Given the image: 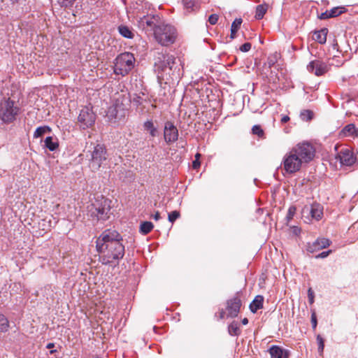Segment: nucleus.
Instances as JSON below:
<instances>
[{
  "label": "nucleus",
  "mask_w": 358,
  "mask_h": 358,
  "mask_svg": "<svg viewBox=\"0 0 358 358\" xmlns=\"http://www.w3.org/2000/svg\"><path fill=\"white\" fill-rule=\"evenodd\" d=\"M96 248L99 260L104 265H118L125 253L122 236L113 229H106L96 239Z\"/></svg>",
  "instance_id": "1"
},
{
  "label": "nucleus",
  "mask_w": 358,
  "mask_h": 358,
  "mask_svg": "<svg viewBox=\"0 0 358 358\" xmlns=\"http://www.w3.org/2000/svg\"><path fill=\"white\" fill-rule=\"evenodd\" d=\"M314 156L315 149L311 144L299 143L283 157V169L287 173H294L300 170L303 163L310 162Z\"/></svg>",
  "instance_id": "2"
},
{
  "label": "nucleus",
  "mask_w": 358,
  "mask_h": 358,
  "mask_svg": "<svg viewBox=\"0 0 358 358\" xmlns=\"http://www.w3.org/2000/svg\"><path fill=\"white\" fill-rule=\"evenodd\" d=\"M155 71L157 73V78L160 83H167L173 80V77L178 78L180 75V68L177 64L174 56L166 52H159L155 57Z\"/></svg>",
  "instance_id": "3"
},
{
  "label": "nucleus",
  "mask_w": 358,
  "mask_h": 358,
  "mask_svg": "<svg viewBox=\"0 0 358 358\" xmlns=\"http://www.w3.org/2000/svg\"><path fill=\"white\" fill-rule=\"evenodd\" d=\"M111 201L102 196H97L87 207V215L93 220L105 221L111 214Z\"/></svg>",
  "instance_id": "4"
},
{
  "label": "nucleus",
  "mask_w": 358,
  "mask_h": 358,
  "mask_svg": "<svg viewBox=\"0 0 358 358\" xmlns=\"http://www.w3.org/2000/svg\"><path fill=\"white\" fill-rule=\"evenodd\" d=\"M154 36L159 44L166 46L174 43L176 29L171 24H160L154 27Z\"/></svg>",
  "instance_id": "5"
},
{
  "label": "nucleus",
  "mask_w": 358,
  "mask_h": 358,
  "mask_svg": "<svg viewBox=\"0 0 358 358\" xmlns=\"http://www.w3.org/2000/svg\"><path fill=\"white\" fill-rule=\"evenodd\" d=\"M134 63L135 57L133 54L127 52L122 53L115 59L114 73L124 76L134 69Z\"/></svg>",
  "instance_id": "6"
},
{
  "label": "nucleus",
  "mask_w": 358,
  "mask_h": 358,
  "mask_svg": "<svg viewBox=\"0 0 358 358\" xmlns=\"http://www.w3.org/2000/svg\"><path fill=\"white\" fill-rule=\"evenodd\" d=\"M19 108L15 106L14 101L10 98L3 99L0 103V118L5 123L12 122L15 120Z\"/></svg>",
  "instance_id": "7"
},
{
  "label": "nucleus",
  "mask_w": 358,
  "mask_h": 358,
  "mask_svg": "<svg viewBox=\"0 0 358 358\" xmlns=\"http://www.w3.org/2000/svg\"><path fill=\"white\" fill-rule=\"evenodd\" d=\"M90 153V167L92 171H97L107 159L106 149L104 145L97 144Z\"/></svg>",
  "instance_id": "8"
},
{
  "label": "nucleus",
  "mask_w": 358,
  "mask_h": 358,
  "mask_svg": "<svg viewBox=\"0 0 358 358\" xmlns=\"http://www.w3.org/2000/svg\"><path fill=\"white\" fill-rule=\"evenodd\" d=\"M96 120V115L89 107H84L78 117L79 126L85 129L94 125Z\"/></svg>",
  "instance_id": "9"
},
{
  "label": "nucleus",
  "mask_w": 358,
  "mask_h": 358,
  "mask_svg": "<svg viewBox=\"0 0 358 358\" xmlns=\"http://www.w3.org/2000/svg\"><path fill=\"white\" fill-rule=\"evenodd\" d=\"M306 68L309 73H313L316 76H322L330 69L329 65L320 59L310 61Z\"/></svg>",
  "instance_id": "10"
},
{
  "label": "nucleus",
  "mask_w": 358,
  "mask_h": 358,
  "mask_svg": "<svg viewBox=\"0 0 358 358\" xmlns=\"http://www.w3.org/2000/svg\"><path fill=\"white\" fill-rule=\"evenodd\" d=\"M164 136L165 141L170 144L176 142L178 138V131L173 122L167 121L165 123Z\"/></svg>",
  "instance_id": "11"
},
{
  "label": "nucleus",
  "mask_w": 358,
  "mask_h": 358,
  "mask_svg": "<svg viewBox=\"0 0 358 358\" xmlns=\"http://www.w3.org/2000/svg\"><path fill=\"white\" fill-rule=\"evenodd\" d=\"M126 112L127 108H125L122 104L120 105L116 103L108 108L107 115L110 120H114L115 122L124 118L126 115Z\"/></svg>",
  "instance_id": "12"
},
{
  "label": "nucleus",
  "mask_w": 358,
  "mask_h": 358,
  "mask_svg": "<svg viewBox=\"0 0 358 358\" xmlns=\"http://www.w3.org/2000/svg\"><path fill=\"white\" fill-rule=\"evenodd\" d=\"M241 306V300L238 296V293L236 294L232 299H230L227 302V310L228 316L235 317L238 315Z\"/></svg>",
  "instance_id": "13"
},
{
  "label": "nucleus",
  "mask_w": 358,
  "mask_h": 358,
  "mask_svg": "<svg viewBox=\"0 0 358 358\" xmlns=\"http://www.w3.org/2000/svg\"><path fill=\"white\" fill-rule=\"evenodd\" d=\"M338 159L345 166H352L356 162V157L348 148H342L338 153Z\"/></svg>",
  "instance_id": "14"
},
{
  "label": "nucleus",
  "mask_w": 358,
  "mask_h": 358,
  "mask_svg": "<svg viewBox=\"0 0 358 358\" xmlns=\"http://www.w3.org/2000/svg\"><path fill=\"white\" fill-rule=\"evenodd\" d=\"M331 241L328 238H318L313 243H308L306 250L308 252L313 253L330 245Z\"/></svg>",
  "instance_id": "15"
},
{
  "label": "nucleus",
  "mask_w": 358,
  "mask_h": 358,
  "mask_svg": "<svg viewBox=\"0 0 358 358\" xmlns=\"http://www.w3.org/2000/svg\"><path fill=\"white\" fill-rule=\"evenodd\" d=\"M268 352L271 358H289L288 350L278 345H272L269 348Z\"/></svg>",
  "instance_id": "16"
},
{
  "label": "nucleus",
  "mask_w": 358,
  "mask_h": 358,
  "mask_svg": "<svg viewBox=\"0 0 358 358\" xmlns=\"http://www.w3.org/2000/svg\"><path fill=\"white\" fill-rule=\"evenodd\" d=\"M340 136L342 137H352L355 138L358 137V129L356 128L354 124H349L343 127L340 132Z\"/></svg>",
  "instance_id": "17"
},
{
  "label": "nucleus",
  "mask_w": 358,
  "mask_h": 358,
  "mask_svg": "<svg viewBox=\"0 0 358 358\" xmlns=\"http://www.w3.org/2000/svg\"><path fill=\"white\" fill-rule=\"evenodd\" d=\"M311 215L316 220H320L323 215V208L320 203H313L310 208L306 206Z\"/></svg>",
  "instance_id": "18"
},
{
  "label": "nucleus",
  "mask_w": 358,
  "mask_h": 358,
  "mask_svg": "<svg viewBox=\"0 0 358 358\" xmlns=\"http://www.w3.org/2000/svg\"><path fill=\"white\" fill-rule=\"evenodd\" d=\"M182 3L186 13L196 12L200 7L199 0H182Z\"/></svg>",
  "instance_id": "19"
},
{
  "label": "nucleus",
  "mask_w": 358,
  "mask_h": 358,
  "mask_svg": "<svg viewBox=\"0 0 358 358\" xmlns=\"http://www.w3.org/2000/svg\"><path fill=\"white\" fill-rule=\"evenodd\" d=\"M328 29L326 28L322 29L318 31H315L313 35V39L320 44L325 43L327 41V35Z\"/></svg>",
  "instance_id": "20"
},
{
  "label": "nucleus",
  "mask_w": 358,
  "mask_h": 358,
  "mask_svg": "<svg viewBox=\"0 0 358 358\" xmlns=\"http://www.w3.org/2000/svg\"><path fill=\"white\" fill-rule=\"evenodd\" d=\"M264 297L261 295L255 296L254 300L250 304V309L251 312L256 313L259 309L263 308Z\"/></svg>",
  "instance_id": "21"
},
{
  "label": "nucleus",
  "mask_w": 358,
  "mask_h": 358,
  "mask_svg": "<svg viewBox=\"0 0 358 358\" xmlns=\"http://www.w3.org/2000/svg\"><path fill=\"white\" fill-rule=\"evenodd\" d=\"M242 22L243 20L241 18H236L234 21L232 22L230 34L231 39H234L236 37V33L240 29Z\"/></svg>",
  "instance_id": "22"
},
{
  "label": "nucleus",
  "mask_w": 358,
  "mask_h": 358,
  "mask_svg": "<svg viewBox=\"0 0 358 358\" xmlns=\"http://www.w3.org/2000/svg\"><path fill=\"white\" fill-rule=\"evenodd\" d=\"M268 7V6L266 3L258 5L256 7L255 18L257 20L262 19L267 11Z\"/></svg>",
  "instance_id": "23"
},
{
  "label": "nucleus",
  "mask_w": 358,
  "mask_h": 358,
  "mask_svg": "<svg viewBox=\"0 0 358 358\" xmlns=\"http://www.w3.org/2000/svg\"><path fill=\"white\" fill-rule=\"evenodd\" d=\"M45 146L50 151H55L59 146L58 142L54 141L52 136H48L45 139Z\"/></svg>",
  "instance_id": "24"
},
{
  "label": "nucleus",
  "mask_w": 358,
  "mask_h": 358,
  "mask_svg": "<svg viewBox=\"0 0 358 358\" xmlns=\"http://www.w3.org/2000/svg\"><path fill=\"white\" fill-rule=\"evenodd\" d=\"M118 31L121 36L127 38H132L134 34L131 30L127 26L120 25L118 27Z\"/></svg>",
  "instance_id": "25"
},
{
  "label": "nucleus",
  "mask_w": 358,
  "mask_h": 358,
  "mask_svg": "<svg viewBox=\"0 0 358 358\" xmlns=\"http://www.w3.org/2000/svg\"><path fill=\"white\" fill-rule=\"evenodd\" d=\"M153 227L154 225L151 222H143L140 225V232L143 235H146L152 230Z\"/></svg>",
  "instance_id": "26"
},
{
  "label": "nucleus",
  "mask_w": 358,
  "mask_h": 358,
  "mask_svg": "<svg viewBox=\"0 0 358 358\" xmlns=\"http://www.w3.org/2000/svg\"><path fill=\"white\" fill-rule=\"evenodd\" d=\"M228 332L231 336H238L241 334L239 324L237 322H232L228 327Z\"/></svg>",
  "instance_id": "27"
},
{
  "label": "nucleus",
  "mask_w": 358,
  "mask_h": 358,
  "mask_svg": "<svg viewBox=\"0 0 358 358\" xmlns=\"http://www.w3.org/2000/svg\"><path fill=\"white\" fill-rule=\"evenodd\" d=\"M144 129L150 132L152 137L157 135V130L155 127L153 122L151 120L146 121L143 124Z\"/></svg>",
  "instance_id": "28"
},
{
  "label": "nucleus",
  "mask_w": 358,
  "mask_h": 358,
  "mask_svg": "<svg viewBox=\"0 0 358 358\" xmlns=\"http://www.w3.org/2000/svg\"><path fill=\"white\" fill-rule=\"evenodd\" d=\"M9 322L5 315L0 313V332H6L8 330Z\"/></svg>",
  "instance_id": "29"
},
{
  "label": "nucleus",
  "mask_w": 358,
  "mask_h": 358,
  "mask_svg": "<svg viewBox=\"0 0 358 358\" xmlns=\"http://www.w3.org/2000/svg\"><path fill=\"white\" fill-rule=\"evenodd\" d=\"M346 9L345 7L336 6L329 10V13L331 18H333L339 16L340 15L344 13Z\"/></svg>",
  "instance_id": "30"
},
{
  "label": "nucleus",
  "mask_w": 358,
  "mask_h": 358,
  "mask_svg": "<svg viewBox=\"0 0 358 358\" xmlns=\"http://www.w3.org/2000/svg\"><path fill=\"white\" fill-rule=\"evenodd\" d=\"M48 131H50V129L48 126L39 127L34 131V138H37L41 137Z\"/></svg>",
  "instance_id": "31"
},
{
  "label": "nucleus",
  "mask_w": 358,
  "mask_h": 358,
  "mask_svg": "<svg viewBox=\"0 0 358 358\" xmlns=\"http://www.w3.org/2000/svg\"><path fill=\"white\" fill-rule=\"evenodd\" d=\"M313 113L310 110H304L301 112L300 117L303 121H309L313 119Z\"/></svg>",
  "instance_id": "32"
},
{
  "label": "nucleus",
  "mask_w": 358,
  "mask_h": 358,
  "mask_svg": "<svg viewBox=\"0 0 358 358\" xmlns=\"http://www.w3.org/2000/svg\"><path fill=\"white\" fill-rule=\"evenodd\" d=\"M180 213L178 210H173L169 213L168 219L169 221L171 223H173L179 217H180Z\"/></svg>",
  "instance_id": "33"
},
{
  "label": "nucleus",
  "mask_w": 358,
  "mask_h": 358,
  "mask_svg": "<svg viewBox=\"0 0 358 358\" xmlns=\"http://www.w3.org/2000/svg\"><path fill=\"white\" fill-rule=\"evenodd\" d=\"M252 133L259 137H262L264 134L263 129L259 125H255L252 129Z\"/></svg>",
  "instance_id": "34"
},
{
  "label": "nucleus",
  "mask_w": 358,
  "mask_h": 358,
  "mask_svg": "<svg viewBox=\"0 0 358 358\" xmlns=\"http://www.w3.org/2000/svg\"><path fill=\"white\" fill-rule=\"evenodd\" d=\"M296 208L295 206H290L288 209V212H287V216H286V218L287 220V221L289 222V220H291L295 213H296Z\"/></svg>",
  "instance_id": "35"
},
{
  "label": "nucleus",
  "mask_w": 358,
  "mask_h": 358,
  "mask_svg": "<svg viewBox=\"0 0 358 358\" xmlns=\"http://www.w3.org/2000/svg\"><path fill=\"white\" fill-rule=\"evenodd\" d=\"M317 341L318 343V350L320 352H322L324 348V339L321 337L320 335L317 336Z\"/></svg>",
  "instance_id": "36"
},
{
  "label": "nucleus",
  "mask_w": 358,
  "mask_h": 358,
  "mask_svg": "<svg viewBox=\"0 0 358 358\" xmlns=\"http://www.w3.org/2000/svg\"><path fill=\"white\" fill-rule=\"evenodd\" d=\"M219 19V16L217 14H212L208 17V22L210 24H215Z\"/></svg>",
  "instance_id": "37"
},
{
  "label": "nucleus",
  "mask_w": 358,
  "mask_h": 358,
  "mask_svg": "<svg viewBox=\"0 0 358 358\" xmlns=\"http://www.w3.org/2000/svg\"><path fill=\"white\" fill-rule=\"evenodd\" d=\"M251 46H252V45L250 43H248V42L245 43L239 48V50L241 52H248L251 49Z\"/></svg>",
  "instance_id": "38"
},
{
  "label": "nucleus",
  "mask_w": 358,
  "mask_h": 358,
  "mask_svg": "<svg viewBox=\"0 0 358 358\" xmlns=\"http://www.w3.org/2000/svg\"><path fill=\"white\" fill-rule=\"evenodd\" d=\"M143 98L140 96H135L134 98H133V103L136 106H138L140 105H141L143 103Z\"/></svg>",
  "instance_id": "39"
},
{
  "label": "nucleus",
  "mask_w": 358,
  "mask_h": 358,
  "mask_svg": "<svg viewBox=\"0 0 358 358\" xmlns=\"http://www.w3.org/2000/svg\"><path fill=\"white\" fill-rule=\"evenodd\" d=\"M76 0H61L60 3L64 7L71 6Z\"/></svg>",
  "instance_id": "40"
},
{
  "label": "nucleus",
  "mask_w": 358,
  "mask_h": 358,
  "mask_svg": "<svg viewBox=\"0 0 358 358\" xmlns=\"http://www.w3.org/2000/svg\"><path fill=\"white\" fill-rule=\"evenodd\" d=\"M201 157V155L199 153H197L195 155V160L192 163V166L194 169H198L200 166V162L199 161V158Z\"/></svg>",
  "instance_id": "41"
},
{
  "label": "nucleus",
  "mask_w": 358,
  "mask_h": 358,
  "mask_svg": "<svg viewBox=\"0 0 358 358\" xmlns=\"http://www.w3.org/2000/svg\"><path fill=\"white\" fill-rule=\"evenodd\" d=\"M331 253V250H327V251H324L320 254H318L317 255H316V258L317 259H319V258H325L327 257H328L330 254Z\"/></svg>",
  "instance_id": "42"
},
{
  "label": "nucleus",
  "mask_w": 358,
  "mask_h": 358,
  "mask_svg": "<svg viewBox=\"0 0 358 358\" xmlns=\"http://www.w3.org/2000/svg\"><path fill=\"white\" fill-rule=\"evenodd\" d=\"M311 324H312L313 329H315L317 324L316 314L315 312H313L311 315Z\"/></svg>",
  "instance_id": "43"
},
{
  "label": "nucleus",
  "mask_w": 358,
  "mask_h": 358,
  "mask_svg": "<svg viewBox=\"0 0 358 358\" xmlns=\"http://www.w3.org/2000/svg\"><path fill=\"white\" fill-rule=\"evenodd\" d=\"M319 18L320 20H327V19H329V18H331V17L330 16L329 10H326L325 12L322 13L319 15Z\"/></svg>",
  "instance_id": "44"
},
{
  "label": "nucleus",
  "mask_w": 358,
  "mask_h": 358,
  "mask_svg": "<svg viewBox=\"0 0 358 358\" xmlns=\"http://www.w3.org/2000/svg\"><path fill=\"white\" fill-rule=\"evenodd\" d=\"M152 19H150L148 17H143V18L141 19L143 23H146V24L148 27H152L154 24L153 21L151 20Z\"/></svg>",
  "instance_id": "45"
},
{
  "label": "nucleus",
  "mask_w": 358,
  "mask_h": 358,
  "mask_svg": "<svg viewBox=\"0 0 358 358\" xmlns=\"http://www.w3.org/2000/svg\"><path fill=\"white\" fill-rule=\"evenodd\" d=\"M308 301L310 304L314 303V293L310 288L308 291Z\"/></svg>",
  "instance_id": "46"
},
{
  "label": "nucleus",
  "mask_w": 358,
  "mask_h": 358,
  "mask_svg": "<svg viewBox=\"0 0 358 358\" xmlns=\"http://www.w3.org/2000/svg\"><path fill=\"white\" fill-rule=\"evenodd\" d=\"M289 120V116H287V115H285V116H283V117H282V119H281V122H282V123H286V122H287Z\"/></svg>",
  "instance_id": "47"
},
{
  "label": "nucleus",
  "mask_w": 358,
  "mask_h": 358,
  "mask_svg": "<svg viewBox=\"0 0 358 358\" xmlns=\"http://www.w3.org/2000/svg\"><path fill=\"white\" fill-rule=\"evenodd\" d=\"M160 214L159 212H156L155 214L153 215V218L155 220L157 221L160 219Z\"/></svg>",
  "instance_id": "48"
},
{
  "label": "nucleus",
  "mask_w": 358,
  "mask_h": 358,
  "mask_svg": "<svg viewBox=\"0 0 358 358\" xmlns=\"http://www.w3.org/2000/svg\"><path fill=\"white\" fill-rule=\"evenodd\" d=\"M55 347V344L53 343H49L46 345V348L48 349H52Z\"/></svg>",
  "instance_id": "49"
},
{
  "label": "nucleus",
  "mask_w": 358,
  "mask_h": 358,
  "mask_svg": "<svg viewBox=\"0 0 358 358\" xmlns=\"http://www.w3.org/2000/svg\"><path fill=\"white\" fill-rule=\"evenodd\" d=\"M224 311L223 310H222V311L220 312V318L222 319L224 317Z\"/></svg>",
  "instance_id": "50"
},
{
  "label": "nucleus",
  "mask_w": 358,
  "mask_h": 358,
  "mask_svg": "<svg viewBox=\"0 0 358 358\" xmlns=\"http://www.w3.org/2000/svg\"><path fill=\"white\" fill-rule=\"evenodd\" d=\"M248 322V320L247 318H244L243 320H242V323L243 324H247Z\"/></svg>",
  "instance_id": "51"
},
{
  "label": "nucleus",
  "mask_w": 358,
  "mask_h": 358,
  "mask_svg": "<svg viewBox=\"0 0 358 358\" xmlns=\"http://www.w3.org/2000/svg\"><path fill=\"white\" fill-rule=\"evenodd\" d=\"M57 352V350H51L50 351V354H54V353H55V352Z\"/></svg>",
  "instance_id": "52"
},
{
  "label": "nucleus",
  "mask_w": 358,
  "mask_h": 358,
  "mask_svg": "<svg viewBox=\"0 0 358 358\" xmlns=\"http://www.w3.org/2000/svg\"><path fill=\"white\" fill-rule=\"evenodd\" d=\"M20 0H10V1H12V3H17Z\"/></svg>",
  "instance_id": "53"
},
{
  "label": "nucleus",
  "mask_w": 358,
  "mask_h": 358,
  "mask_svg": "<svg viewBox=\"0 0 358 358\" xmlns=\"http://www.w3.org/2000/svg\"><path fill=\"white\" fill-rule=\"evenodd\" d=\"M337 46H338V44H337V43H336V44L334 45V48H336V47H337Z\"/></svg>",
  "instance_id": "54"
},
{
  "label": "nucleus",
  "mask_w": 358,
  "mask_h": 358,
  "mask_svg": "<svg viewBox=\"0 0 358 358\" xmlns=\"http://www.w3.org/2000/svg\"><path fill=\"white\" fill-rule=\"evenodd\" d=\"M96 358H99V357H96Z\"/></svg>",
  "instance_id": "55"
}]
</instances>
